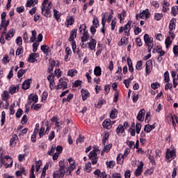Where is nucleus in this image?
<instances>
[{
    "instance_id": "obj_1",
    "label": "nucleus",
    "mask_w": 178,
    "mask_h": 178,
    "mask_svg": "<svg viewBox=\"0 0 178 178\" xmlns=\"http://www.w3.org/2000/svg\"><path fill=\"white\" fill-rule=\"evenodd\" d=\"M58 170H56L53 174L54 178H63L65 177V175H66L65 169L66 168V166H67V163L65 161V160H60L58 162Z\"/></svg>"
},
{
    "instance_id": "obj_2",
    "label": "nucleus",
    "mask_w": 178,
    "mask_h": 178,
    "mask_svg": "<svg viewBox=\"0 0 178 178\" xmlns=\"http://www.w3.org/2000/svg\"><path fill=\"white\" fill-rule=\"evenodd\" d=\"M99 151L98 147H93V149L89 153L88 158L92 162V165H97L98 163V154H97Z\"/></svg>"
},
{
    "instance_id": "obj_3",
    "label": "nucleus",
    "mask_w": 178,
    "mask_h": 178,
    "mask_svg": "<svg viewBox=\"0 0 178 178\" xmlns=\"http://www.w3.org/2000/svg\"><path fill=\"white\" fill-rule=\"evenodd\" d=\"M86 30H87V26H86V25L84 24L81 25L79 28V33H82L83 34V36L81 38V42H83L82 47L83 45H84V42H86V41H88V38H90V36L88 35V32Z\"/></svg>"
},
{
    "instance_id": "obj_4",
    "label": "nucleus",
    "mask_w": 178,
    "mask_h": 178,
    "mask_svg": "<svg viewBox=\"0 0 178 178\" xmlns=\"http://www.w3.org/2000/svg\"><path fill=\"white\" fill-rule=\"evenodd\" d=\"M144 41L147 46V49L149 52H151V49L154 48V38H150L148 34L144 35Z\"/></svg>"
},
{
    "instance_id": "obj_5",
    "label": "nucleus",
    "mask_w": 178,
    "mask_h": 178,
    "mask_svg": "<svg viewBox=\"0 0 178 178\" xmlns=\"http://www.w3.org/2000/svg\"><path fill=\"white\" fill-rule=\"evenodd\" d=\"M67 83H69V79L63 77L59 79V83L57 85V90H65L67 88Z\"/></svg>"
},
{
    "instance_id": "obj_6",
    "label": "nucleus",
    "mask_w": 178,
    "mask_h": 178,
    "mask_svg": "<svg viewBox=\"0 0 178 178\" xmlns=\"http://www.w3.org/2000/svg\"><path fill=\"white\" fill-rule=\"evenodd\" d=\"M52 8V3L49 2L47 7H41L42 14L45 17H51V8Z\"/></svg>"
},
{
    "instance_id": "obj_7",
    "label": "nucleus",
    "mask_w": 178,
    "mask_h": 178,
    "mask_svg": "<svg viewBox=\"0 0 178 178\" xmlns=\"http://www.w3.org/2000/svg\"><path fill=\"white\" fill-rule=\"evenodd\" d=\"M68 162L70 163V166L67 168L66 175L69 176L72 172H73L74 169H76V163L73 158L68 159Z\"/></svg>"
},
{
    "instance_id": "obj_8",
    "label": "nucleus",
    "mask_w": 178,
    "mask_h": 178,
    "mask_svg": "<svg viewBox=\"0 0 178 178\" xmlns=\"http://www.w3.org/2000/svg\"><path fill=\"white\" fill-rule=\"evenodd\" d=\"M166 159H175L176 158V149L170 150V149H167L165 154Z\"/></svg>"
},
{
    "instance_id": "obj_9",
    "label": "nucleus",
    "mask_w": 178,
    "mask_h": 178,
    "mask_svg": "<svg viewBox=\"0 0 178 178\" xmlns=\"http://www.w3.org/2000/svg\"><path fill=\"white\" fill-rule=\"evenodd\" d=\"M55 76H54V74L50 73L47 76V80L49 83V88L50 90H54L55 88Z\"/></svg>"
},
{
    "instance_id": "obj_10",
    "label": "nucleus",
    "mask_w": 178,
    "mask_h": 178,
    "mask_svg": "<svg viewBox=\"0 0 178 178\" xmlns=\"http://www.w3.org/2000/svg\"><path fill=\"white\" fill-rule=\"evenodd\" d=\"M143 168H144V163L143 161L140 162V164L138 165V168L136 169L134 175L136 177L141 176L143 173Z\"/></svg>"
},
{
    "instance_id": "obj_11",
    "label": "nucleus",
    "mask_w": 178,
    "mask_h": 178,
    "mask_svg": "<svg viewBox=\"0 0 178 178\" xmlns=\"http://www.w3.org/2000/svg\"><path fill=\"white\" fill-rule=\"evenodd\" d=\"M149 16H151V14L149 13V10L146 9L140 14L139 17L140 19H145V20H147V19H149Z\"/></svg>"
},
{
    "instance_id": "obj_12",
    "label": "nucleus",
    "mask_w": 178,
    "mask_h": 178,
    "mask_svg": "<svg viewBox=\"0 0 178 178\" xmlns=\"http://www.w3.org/2000/svg\"><path fill=\"white\" fill-rule=\"evenodd\" d=\"M18 141L19 137L16 134H14L10 140V145L11 147H16V144H17Z\"/></svg>"
},
{
    "instance_id": "obj_13",
    "label": "nucleus",
    "mask_w": 178,
    "mask_h": 178,
    "mask_svg": "<svg viewBox=\"0 0 178 178\" xmlns=\"http://www.w3.org/2000/svg\"><path fill=\"white\" fill-rule=\"evenodd\" d=\"M131 22L129 21L127 22V24L126 25H124V26H123L124 31L125 33H127L125 35H127V37H129V35H130V30L131 29Z\"/></svg>"
},
{
    "instance_id": "obj_14",
    "label": "nucleus",
    "mask_w": 178,
    "mask_h": 178,
    "mask_svg": "<svg viewBox=\"0 0 178 178\" xmlns=\"http://www.w3.org/2000/svg\"><path fill=\"white\" fill-rule=\"evenodd\" d=\"M15 35V29H11L9 30L8 33L5 35V40L7 41H10V38H12Z\"/></svg>"
},
{
    "instance_id": "obj_15",
    "label": "nucleus",
    "mask_w": 178,
    "mask_h": 178,
    "mask_svg": "<svg viewBox=\"0 0 178 178\" xmlns=\"http://www.w3.org/2000/svg\"><path fill=\"white\" fill-rule=\"evenodd\" d=\"M103 127L107 129V130H111L112 129V124H111V119H106L103 122Z\"/></svg>"
},
{
    "instance_id": "obj_16",
    "label": "nucleus",
    "mask_w": 178,
    "mask_h": 178,
    "mask_svg": "<svg viewBox=\"0 0 178 178\" xmlns=\"http://www.w3.org/2000/svg\"><path fill=\"white\" fill-rule=\"evenodd\" d=\"M144 116H145V109H141L137 115V119L140 122H143L144 120Z\"/></svg>"
},
{
    "instance_id": "obj_17",
    "label": "nucleus",
    "mask_w": 178,
    "mask_h": 178,
    "mask_svg": "<svg viewBox=\"0 0 178 178\" xmlns=\"http://www.w3.org/2000/svg\"><path fill=\"white\" fill-rule=\"evenodd\" d=\"M77 37V29H72L70 32L69 41H74V38Z\"/></svg>"
},
{
    "instance_id": "obj_18",
    "label": "nucleus",
    "mask_w": 178,
    "mask_h": 178,
    "mask_svg": "<svg viewBox=\"0 0 178 178\" xmlns=\"http://www.w3.org/2000/svg\"><path fill=\"white\" fill-rule=\"evenodd\" d=\"M176 29V19L172 18L170 22V25H169V31H173Z\"/></svg>"
},
{
    "instance_id": "obj_19",
    "label": "nucleus",
    "mask_w": 178,
    "mask_h": 178,
    "mask_svg": "<svg viewBox=\"0 0 178 178\" xmlns=\"http://www.w3.org/2000/svg\"><path fill=\"white\" fill-rule=\"evenodd\" d=\"M81 92L83 101H86V99L90 97V92H88V90H87L82 89Z\"/></svg>"
},
{
    "instance_id": "obj_20",
    "label": "nucleus",
    "mask_w": 178,
    "mask_h": 178,
    "mask_svg": "<svg viewBox=\"0 0 178 178\" xmlns=\"http://www.w3.org/2000/svg\"><path fill=\"white\" fill-rule=\"evenodd\" d=\"M127 44H129V38L126 37H123L122 38H121L120 41L118 42L119 47L127 45Z\"/></svg>"
},
{
    "instance_id": "obj_21",
    "label": "nucleus",
    "mask_w": 178,
    "mask_h": 178,
    "mask_svg": "<svg viewBox=\"0 0 178 178\" xmlns=\"http://www.w3.org/2000/svg\"><path fill=\"white\" fill-rule=\"evenodd\" d=\"M17 91H19V86H15L14 85H12L9 88V92L12 95H13V94H15V92H17Z\"/></svg>"
},
{
    "instance_id": "obj_22",
    "label": "nucleus",
    "mask_w": 178,
    "mask_h": 178,
    "mask_svg": "<svg viewBox=\"0 0 178 178\" xmlns=\"http://www.w3.org/2000/svg\"><path fill=\"white\" fill-rule=\"evenodd\" d=\"M154 129H155V125H149V124H147L145 125L144 130L145 131V133H151V131H152V130H154Z\"/></svg>"
},
{
    "instance_id": "obj_23",
    "label": "nucleus",
    "mask_w": 178,
    "mask_h": 178,
    "mask_svg": "<svg viewBox=\"0 0 178 178\" xmlns=\"http://www.w3.org/2000/svg\"><path fill=\"white\" fill-rule=\"evenodd\" d=\"M31 79H27L22 83L23 90H29L30 88V81Z\"/></svg>"
},
{
    "instance_id": "obj_24",
    "label": "nucleus",
    "mask_w": 178,
    "mask_h": 178,
    "mask_svg": "<svg viewBox=\"0 0 178 178\" xmlns=\"http://www.w3.org/2000/svg\"><path fill=\"white\" fill-rule=\"evenodd\" d=\"M102 73V70H101V67L97 66L95 67L94 74L95 76H101Z\"/></svg>"
},
{
    "instance_id": "obj_25",
    "label": "nucleus",
    "mask_w": 178,
    "mask_h": 178,
    "mask_svg": "<svg viewBox=\"0 0 178 178\" xmlns=\"http://www.w3.org/2000/svg\"><path fill=\"white\" fill-rule=\"evenodd\" d=\"M96 45H97V41L94 39H92V40L88 43V47L92 50L95 49Z\"/></svg>"
},
{
    "instance_id": "obj_26",
    "label": "nucleus",
    "mask_w": 178,
    "mask_h": 178,
    "mask_svg": "<svg viewBox=\"0 0 178 178\" xmlns=\"http://www.w3.org/2000/svg\"><path fill=\"white\" fill-rule=\"evenodd\" d=\"M66 22L67 26H73V24H74V17H67Z\"/></svg>"
},
{
    "instance_id": "obj_27",
    "label": "nucleus",
    "mask_w": 178,
    "mask_h": 178,
    "mask_svg": "<svg viewBox=\"0 0 178 178\" xmlns=\"http://www.w3.org/2000/svg\"><path fill=\"white\" fill-rule=\"evenodd\" d=\"M1 98L3 101H8V99H9V92H8V90H4L1 95Z\"/></svg>"
},
{
    "instance_id": "obj_28",
    "label": "nucleus",
    "mask_w": 178,
    "mask_h": 178,
    "mask_svg": "<svg viewBox=\"0 0 178 178\" xmlns=\"http://www.w3.org/2000/svg\"><path fill=\"white\" fill-rule=\"evenodd\" d=\"M77 74V70L75 69L69 70L67 72V76L70 77H74Z\"/></svg>"
},
{
    "instance_id": "obj_29",
    "label": "nucleus",
    "mask_w": 178,
    "mask_h": 178,
    "mask_svg": "<svg viewBox=\"0 0 178 178\" xmlns=\"http://www.w3.org/2000/svg\"><path fill=\"white\" fill-rule=\"evenodd\" d=\"M126 16H127L126 10H123L121 13L118 14V19H120V22H123Z\"/></svg>"
},
{
    "instance_id": "obj_30",
    "label": "nucleus",
    "mask_w": 178,
    "mask_h": 178,
    "mask_svg": "<svg viewBox=\"0 0 178 178\" xmlns=\"http://www.w3.org/2000/svg\"><path fill=\"white\" fill-rule=\"evenodd\" d=\"M110 118L111 119H116V118H118V110H116V108H113L111 111Z\"/></svg>"
},
{
    "instance_id": "obj_31",
    "label": "nucleus",
    "mask_w": 178,
    "mask_h": 178,
    "mask_svg": "<svg viewBox=\"0 0 178 178\" xmlns=\"http://www.w3.org/2000/svg\"><path fill=\"white\" fill-rule=\"evenodd\" d=\"M155 51L157 54H159V56H163L165 55V51L162 50L161 47H156L153 50V52H155Z\"/></svg>"
},
{
    "instance_id": "obj_32",
    "label": "nucleus",
    "mask_w": 178,
    "mask_h": 178,
    "mask_svg": "<svg viewBox=\"0 0 178 178\" xmlns=\"http://www.w3.org/2000/svg\"><path fill=\"white\" fill-rule=\"evenodd\" d=\"M108 140H109V134L106 132L102 139L103 145H105Z\"/></svg>"
},
{
    "instance_id": "obj_33",
    "label": "nucleus",
    "mask_w": 178,
    "mask_h": 178,
    "mask_svg": "<svg viewBox=\"0 0 178 178\" xmlns=\"http://www.w3.org/2000/svg\"><path fill=\"white\" fill-rule=\"evenodd\" d=\"M163 17V14L162 13H154V20H156V22H159V20H161Z\"/></svg>"
},
{
    "instance_id": "obj_34",
    "label": "nucleus",
    "mask_w": 178,
    "mask_h": 178,
    "mask_svg": "<svg viewBox=\"0 0 178 178\" xmlns=\"http://www.w3.org/2000/svg\"><path fill=\"white\" fill-rule=\"evenodd\" d=\"M169 5H170L169 3L166 1H165L163 2L162 12L166 13L167 11H168L169 10Z\"/></svg>"
},
{
    "instance_id": "obj_35",
    "label": "nucleus",
    "mask_w": 178,
    "mask_h": 178,
    "mask_svg": "<svg viewBox=\"0 0 178 178\" xmlns=\"http://www.w3.org/2000/svg\"><path fill=\"white\" fill-rule=\"evenodd\" d=\"M29 99H30V101H33V102L36 103L38 102V95H30L29 97Z\"/></svg>"
},
{
    "instance_id": "obj_36",
    "label": "nucleus",
    "mask_w": 178,
    "mask_h": 178,
    "mask_svg": "<svg viewBox=\"0 0 178 178\" xmlns=\"http://www.w3.org/2000/svg\"><path fill=\"white\" fill-rule=\"evenodd\" d=\"M117 134H123L124 133V127H123V125L120 124L118 127L117 128Z\"/></svg>"
},
{
    "instance_id": "obj_37",
    "label": "nucleus",
    "mask_w": 178,
    "mask_h": 178,
    "mask_svg": "<svg viewBox=\"0 0 178 178\" xmlns=\"http://www.w3.org/2000/svg\"><path fill=\"white\" fill-rule=\"evenodd\" d=\"M54 16L57 22H59L60 20V15H59V11L56 9L54 10Z\"/></svg>"
},
{
    "instance_id": "obj_38",
    "label": "nucleus",
    "mask_w": 178,
    "mask_h": 178,
    "mask_svg": "<svg viewBox=\"0 0 178 178\" xmlns=\"http://www.w3.org/2000/svg\"><path fill=\"white\" fill-rule=\"evenodd\" d=\"M165 44L166 48H169V47L172 45V40H170V36H168L166 38Z\"/></svg>"
},
{
    "instance_id": "obj_39",
    "label": "nucleus",
    "mask_w": 178,
    "mask_h": 178,
    "mask_svg": "<svg viewBox=\"0 0 178 178\" xmlns=\"http://www.w3.org/2000/svg\"><path fill=\"white\" fill-rule=\"evenodd\" d=\"M116 18H114V19H113L111 23V29L112 30V31H113L115 29H116Z\"/></svg>"
},
{
    "instance_id": "obj_40",
    "label": "nucleus",
    "mask_w": 178,
    "mask_h": 178,
    "mask_svg": "<svg viewBox=\"0 0 178 178\" xmlns=\"http://www.w3.org/2000/svg\"><path fill=\"white\" fill-rule=\"evenodd\" d=\"M54 67H55V61H51L48 68L49 73H51V72H54Z\"/></svg>"
},
{
    "instance_id": "obj_41",
    "label": "nucleus",
    "mask_w": 178,
    "mask_h": 178,
    "mask_svg": "<svg viewBox=\"0 0 178 178\" xmlns=\"http://www.w3.org/2000/svg\"><path fill=\"white\" fill-rule=\"evenodd\" d=\"M124 161V158H122V154H118L117 156L118 163H119L120 165H122Z\"/></svg>"
},
{
    "instance_id": "obj_42",
    "label": "nucleus",
    "mask_w": 178,
    "mask_h": 178,
    "mask_svg": "<svg viewBox=\"0 0 178 178\" xmlns=\"http://www.w3.org/2000/svg\"><path fill=\"white\" fill-rule=\"evenodd\" d=\"M35 165L36 168V172H38V170H40V169L41 168V165H42V162H41L40 160L35 161Z\"/></svg>"
},
{
    "instance_id": "obj_43",
    "label": "nucleus",
    "mask_w": 178,
    "mask_h": 178,
    "mask_svg": "<svg viewBox=\"0 0 178 178\" xmlns=\"http://www.w3.org/2000/svg\"><path fill=\"white\" fill-rule=\"evenodd\" d=\"M106 15H108V13H102V24L103 26V27H105V22H106Z\"/></svg>"
},
{
    "instance_id": "obj_44",
    "label": "nucleus",
    "mask_w": 178,
    "mask_h": 178,
    "mask_svg": "<svg viewBox=\"0 0 178 178\" xmlns=\"http://www.w3.org/2000/svg\"><path fill=\"white\" fill-rule=\"evenodd\" d=\"M9 25V22H7L5 24V22H2L1 24L0 25V30H2V29H4L3 31H6V27Z\"/></svg>"
},
{
    "instance_id": "obj_45",
    "label": "nucleus",
    "mask_w": 178,
    "mask_h": 178,
    "mask_svg": "<svg viewBox=\"0 0 178 178\" xmlns=\"http://www.w3.org/2000/svg\"><path fill=\"white\" fill-rule=\"evenodd\" d=\"M55 76L57 77V79H59L60 76H62V72L60 71V69H56L54 71Z\"/></svg>"
},
{
    "instance_id": "obj_46",
    "label": "nucleus",
    "mask_w": 178,
    "mask_h": 178,
    "mask_svg": "<svg viewBox=\"0 0 178 178\" xmlns=\"http://www.w3.org/2000/svg\"><path fill=\"white\" fill-rule=\"evenodd\" d=\"M92 24L93 26H95L96 28L99 27V22L98 21V18L97 17H94L93 20H92Z\"/></svg>"
},
{
    "instance_id": "obj_47",
    "label": "nucleus",
    "mask_w": 178,
    "mask_h": 178,
    "mask_svg": "<svg viewBox=\"0 0 178 178\" xmlns=\"http://www.w3.org/2000/svg\"><path fill=\"white\" fill-rule=\"evenodd\" d=\"M6 118V113H5V111H2L1 113V126H3V124H5V119Z\"/></svg>"
},
{
    "instance_id": "obj_48",
    "label": "nucleus",
    "mask_w": 178,
    "mask_h": 178,
    "mask_svg": "<svg viewBox=\"0 0 178 178\" xmlns=\"http://www.w3.org/2000/svg\"><path fill=\"white\" fill-rule=\"evenodd\" d=\"M86 170L88 173H90V172L92 170V168H91V162H88L86 164Z\"/></svg>"
},
{
    "instance_id": "obj_49",
    "label": "nucleus",
    "mask_w": 178,
    "mask_h": 178,
    "mask_svg": "<svg viewBox=\"0 0 178 178\" xmlns=\"http://www.w3.org/2000/svg\"><path fill=\"white\" fill-rule=\"evenodd\" d=\"M26 72H27V70H19L17 72V77L19 79H20V77H22L23 76V74H24L26 73Z\"/></svg>"
},
{
    "instance_id": "obj_50",
    "label": "nucleus",
    "mask_w": 178,
    "mask_h": 178,
    "mask_svg": "<svg viewBox=\"0 0 178 178\" xmlns=\"http://www.w3.org/2000/svg\"><path fill=\"white\" fill-rule=\"evenodd\" d=\"M136 68L137 70H141V69H143V60H138L137 62Z\"/></svg>"
},
{
    "instance_id": "obj_51",
    "label": "nucleus",
    "mask_w": 178,
    "mask_h": 178,
    "mask_svg": "<svg viewBox=\"0 0 178 178\" xmlns=\"http://www.w3.org/2000/svg\"><path fill=\"white\" fill-rule=\"evenodd\" d=\"M49 49V47H48L47 45L44 44L41 46V51L42 52H44V54H47Z\"/></svg>"
},
{
    "instance_id": "obj_52",
    "label": "nucleus",
    "mask_w": 178,
    "mask_h": 178,
    "mask_svg": "<svg viewBox=\"0 0 178 178\" xmlns=\"http://www.w3.org/2000/svg\"><path fill=\"white\" fill-rule=\"evenodd\" d=\"M55 149H56V145H52L51 148L49 152H48V155L52 156V154L55 152Z\"/></svg>"
},
{
    "instance_id": "obj_53",
    "label": "nucleus",
    "mask_w": 178,
    "mask_h": 178,
    "mask_svg": "<svg viewBox=\"0 0 178 178\" xmlns=\"http://www.w3.org/2000/svg\"><path fill=\"white\" fill-rule=\"evenodd\" d=\"M130 154V148H126L124 154H121V158H124L125 156H127Z\"/></svg>"
},
{
    "instance_id": "obj_54",
    "label": "nucleus",
    "mask_w": 178,
    "mask_h": 178,
    "mask_svg": "<svg viewBox=\"0 0 178 178\" xmlns=\"http://www.w3.org/2000/svg\"><path fill=\"white\" fill-rule=\"evenodd\" d=\"M111 148H112V144H108V145H104V152H108L111 151Z\"/></svg>"
},
{
    "instance_id": "obj_55",
    "label": "nucleus",
    "mask_w": 178,
    "mask_h": 178,
    "mask_svg": "<svg viewBox=\"0 0 178 178\" xmlns=\"http://www.w3.org/2000/svg\"><path fill=\"white\" fill-rule=\"evenodd\" d=\"M10 60V59H9V56L8 55H5L4 57L3 58L2 62L5 65H6V63H9Z\"/></svg>"
},
{
    "instance_id": "obj_56",
    "label": "nucleus",
    "mask_w": 178,
    "mask_h": 178,
    "mask_svg": "<svg viewBox=\"0 0 178 178\" xmlns=\"http://www.w3.org/2000/svg\"><path fill=\"white\" fill-rule=\"evenodd\" d=\"M83 142H84V136H81V135H79V138H78L76 139V144H79V143L80 144H81V143H83Z\"/></svg>"
},
{
    "instance_id": "obj_57",
    "label": "nucleus",
    "mask_w": 178,
    "mask_h": 178,
    "mask_svg": "<svg viewBox=\"0 0 178 178\" xmlns=\"http://www.w3.org/2000/svg\"><path fill=\"white\" fill-rule=\"evenodd\" d=\"M160 86L161 85L158 82H155L151 84V87L153 88V90H156V88H159Z\"/></svg>"
},
{
    "instance_id": "obj_58",
    "label": "nucleus",
    "mask_w": 178,
    "mask_h": 178,
    "mask_svg": "<svg viewBox=\"0 0 178 178\" xmlns=\"http://www.w3.org/2000/svg\"><path fill=\"white\" fill-rule=\"evenodd\" d=\"M16 44L17 45H19L20 47V45H22L23 44V39L22 38V37L19 36L17 39H16Z\"/></svg>"
},
{
    "instance_id": "obj_59",
    "label": "nucleus",
    "mask_w": 178,
    "mask_h": 178,
    "mask_svg": "<svg viewBox=\"0 0 178 178\" xmlns=\"http://www.w3.org/2000/svg\"><path fill=\"white\" fill-rule=\"evenodd\" d=\"M107 168H113L115 166V161H107L106 163Z\"/></svg>"
},
{
    "instance_id": "obj_60",
    "label": "nucleus",
    "mask_w": 178,
    "mask_h": 178,
    "mask_svg": "<svg viewBox=\"0 0 178 178\" xmlns=\"http://www.w3.org/2000/svg\"><path fill=\"white\" fill-rule=\"evenodd\" d=\"M169 72H165L164 73V81H165V83H169Z\"/></svg>"
},
{
    "instance_id": "obj_61",
    "label": "nucleus",
    "mask_w": 178,
    "mask_h": 178,
    "mask_svg": "<svg viewBox=\"0 0 178 178\" xmlns=\"http://www.w3.org/2000/svg\"><path fill=\"white\" fill-rule=\"evenodd\" d=\"M136 134H140V131H141V124L137 123L136 125Z\"/></svg>"
},
{
    "instance_id": "obj_62",
    "label": "nucleus",
    "mask_w": 178,
    "mask_h": 178,
    "mask_svg": "<svg viewBox=\"0 0 178 178\" xmlns=\"http://www.w3.org/2000/svg\"><path fill=\"white\" fill-rule=\"evenodd\" d=\"M15 115L17 118H21L22 115H23V110L19 108Z\"/></svg>"
},
{
    "instance_id": "obj_63",
    "label": "nucleus",
    "mask_w": 178,
    "mask_h": 178,
    "mask_svg": "<svg viewBox=\"0 0 178 178\" xmlns=\"http://www.w3.org/2000/svg\"><path fill=\"white\" fill-rule=\"evenodd\" d=\"M173 52H174L175 56H178V46L177 45L174 46Z\"/></svg>"
},
{
    "instance_id": "obj_64",
    "label": "nucleus",
    "mask_w": 178,
    "mask_h": 178,
    "mask_svg": "<svg viewBox=\"0 0 178 178\" xmlns=\"http://www.w3.org/2000/svg\"><path fill=\"white\" fill-rule=\"evenodd\" d=\"M111 176L112 178H122V175H120V173H113Z\"/></svg>"
}]
</instances>
